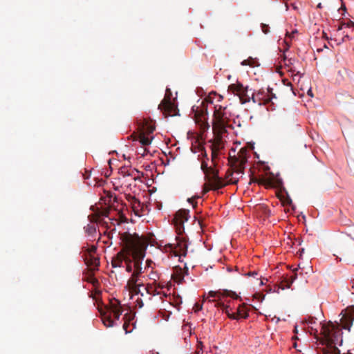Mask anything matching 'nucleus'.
<instances>
[{"label":"nucleus","instance_id":"f257e3e1","mask_svg":"<svg viewBox=\"0 0 354 354\" xmlns=\"http://www.w3.org/2000/svg\"><path fill=\"white\" fill-rule=\"evenodd\" d=\"M122 249L112 259L113 268L122 267L127 255H133L135 261L144 259L148 246V241L142 236L134 233H120Z\"/></svg>","mask_w":354,"mask_h":354},{"label":"nucleus","instance_id":"f03ea898","mask_svg":"<svg viewBox=\"0 0 354 354\" xmlns=\"http://www.w3.org/2000/svg\"><path fill=\"white\" fill-rule=\"evenodd\" d=\"M248 150L245 148H241L236 156H230V161L232 171L228 169L225 174L226 183L228 184H236L239 181V177H234V174L242 175L245 169V165L248 160Z\"/></svg>","mask_w":354,"mask_h":354},{"label":"nucleus","instance_id":"7ed1b4c3","mask_svg":"<svg viewBox=\"0 0 354 354\" xmlns=\"http://www.w3.org/2000/svg\"><path fill=\"white\" fill-rule=\"evenodd\" d=\"M321 333L323 335L321 340L322 345H328L333 347H337V345L342 346L343 342L342 333L337 326L333 324L324 325L322 327Z\"/></svg>","mask_w":354,"mask_h":354},{"label":"nucleus","instance_id":"20e7f679","mask_svg":"<svg viewBox=\"0 0 354 354\" xmlns=\"http://www.w3.org/2000/svg\"><path fill=\"white\" fill-rule=\"evenodd\" d=\"M226 107L219 104L214 105V119L212 128L214 135H217L218 141L222 139V135L225 133L227 124V113L225 112Z\"/></svg>","mask_w":354,"mask_h":354},{"label":"nucleus","instance_id":"39448f33","mask_svg":"<svg viewBox=\"0 0 354 354\" xmlns=\"http://www.w3.org/2000/svg\"><path fill=\"white\" fill-rule=\"evenodd\" d=\"M101 315L102 322L106 327H113L116 325L115 321L112 319V315L114 319H119L122 313V309L120 303L118 300L115 299L111 301L109 307H106V310L102 309L100 310Z\"/></svg>","mask_w":354,"mask_h":354},{"label":"nucleus","instance_id":"423d86ee","mask_svg":"<svg viewBox=\"0 0 354 354\" xmlns=\"http://www.w3.org/2000/svg\"><path fill=\"white\" fill-rule=\"evenodd\" d=\"M142 261L143 259L136 261L135 270L133 272L127 283V288H128L130 293L134 295L140 294L142 296H143V293L141 292L140 287L142 286L143 283L142 282H139V276L141 273H142Z\"/></svg>","mask_w":354,"mask_h":354},{"label":"nucleus","instance_id":"0eeeda50","mask_svg":"<svg viewBox=\"0 0 354 354\" xmlns=\"http://www.w3.org/2000/svg\"><path fill=\"white\" fill-rule=\"evenodd\" d=\"M228 91L238 95L241 104H245L250 100V96L248 93V87H244L243 85L239 82L230 84L228 86Z\"/></svg>","mask_w":354,"mask_h":354},{"label":"nucleus","instance_id":"6e6552de","mask_svg":"<svg viewBox=\"0 0 354 354\" xmlns=\"http://www.w3.org/2000/svg\"><path fill=\"white\" fill-rule=\"evenodd\" d=\"M188 219L189 211L187 209H180L175 214L173 223L178 234H181L184 232V223L187 221Z\"/></svg>","mask_w":354,"mask_h":354},{"label":"nucleus","instance_id":"1a4fd4ad","mask_svg":"<svg viewBox=\"0 0 354 354\" xmlns=\"http://www.w3.org/2000/svg\"><path fill=\"white\" fill-rule=\"evenodd\" d=\"M160 109L165 117L174 116L177 115L178 109L176 106L171 102L170 97H165L160 104L158 105Z\"/></svg>","mask_w":354,"mask_h":354},{"label":"nucleus","instance_id":"9d476101","mask_svg":"<svg viewBox=\"0 0 354 354\" xmlns=\"http://www.w3.org/2000/svg\"><path fill=\"white\" fill-rule=\"evenodd\" d=\"M205 178L212 185V189H218L225 186L223 180L218 176V173L216 170L214 169L212 167L207 173H204Z\"/></svg>","mask_w":354,"mask_h":354},{"label":"nucleus","instance_id":"9b49d317","mask_svg":"<svg viewBox=\"0 0 354 354\" xmlns=\"http://www.w3.org/2000/svg\"><path fill=\"white\" fill-rule=\"evenodd\" d=\"M176 243L168 244V247L170 248L171 252L176 257H185L187 252V244L186 241L178 238L176 239Z\"/></svg>","mask_w":354,"mask_h":354},{"label":"nucleus","instance_id":"f8f14e48","mask_svg":"<svg viewBox=\"0 0 354 354\" xmlns=\"http://www.w3.org/2000/svg\"><path fill=\"white\" fill-rule=\"evenodd\" d=\"M109 212L110 208L106 207L102 210H98L94 214L88 217L90 218V221L91 223H98L102 224V225H106L107 222L104 221L102 217H109Z\"/></svg>","mask_w":354,"mask_h":354},{"label":"nucleus","instance_id":"ddd939ff","mask_svg":"<svg viewBox=\"0 0 354 354\" xmlns=\"http://www.w3.org/2000/svg\"><path fill=\"white\" fill-rule=\"evenodd\" d=\"M85 264L90 268L91 271L97 270L100 266V259L95 254L82 255Z\"/></svg>","mask_w":354,"mask_h":354},{"label":"nucleus","instance_id":"4468645a","mask_svg":"<svg viewBox=\"0 0 354 354\" xmlns=\"http://www.w3.org/2000/svg\"><path fill=\"white\" fill-rule=\"evenodd\" d=\"M354 320V309L347 311L341 319V324L343 328L350 330Z\"/></svg>","mask_w":354,"mask_h":354},{"label":"nucleus","instance_id":"2eb2a0df","mask_svg":"<svg viewBox=\"0 0 354 354\" xmlns=\"http://www.w3.org/2000/svg\"><path fill=\"white\" fill-rule=\"evenodd\" d=\"M208 295L211 297H218L219 299L223 297H230L232 298H236L238 297L234 292L225 289H220L217 291H209Z\"/></svg>","mask_w":354,"mask_h":354},{"label":"nucleus","instance_id":"dca6fc26","mask_svg":"<svg viewBox=\"0 0 354 354\" xmlns=\"http://www.w3.org/2000/svg\"><path fill=\"white\" fill-rule=\"evenodd\" d=\"M216 306L221 308L225 313L227 314V317L232 319H237V317L236 316L235 313H230L229 310V307L224 304V303L221 301H217L216 304Z\"/></svg>","mask_w":354,"mask_h":354},{"label":"nucleus","instance_id":"f3484780","mask_svg":"<svg viewBox=\"0 0 354 354\" xmlns=\"http://www.w3.org/2000/svg\"><path fill=\"white\" fill-rule=\"evenodd\" d=\"M94 223L88 224L84 226V229L85 232L92 239H95L97 233L96 225Z\"/></svg>","mask_w":354,"mask_h":354},{"label":"nucleus","instance_id":"a211bd4d","mask_svg":"<svg viewBox=\"0 0 354 354\" xmlns=\"http://www.w3.org/2000/svg\"><path fill=\"white\" fill-rule=\"evenodd\" d=\"M215 141L214 143L212 145V160L214 162L215 159L218 157V151L219 150V145L222 142V139L221 141H218L217 135H215Z\"/></svg>","mask_w":354,"mask_h":354},{"label":"nucleus","instance_id":"6ab92c4d","mask_svg":"<svg viewBox=\"0 0 354 354\" xmlns=\"http://www.w3.org/2000/svg\"><path fill=\"white\" fill-rule=\"evenodd\" d=\"M235 314L237 317V319L239 318H247L248 317V310L247 306L245 304L239 306Z\"/></svg>","mask_w":354,"mask_h":354},{"label":"nucleus","instance_id":"aec40b11","mask_svg":"<svg viewBox=\"0 0 354 354\" xmlns=\"http://www.w3.org/2000/svg\"><path fill=\"white\" fill-rule=\"evenodd\" d=\"M297 279V274L295 273L292 276L290 277V279H288L285 278L281 283L279 286L280 288L284 290L285 288H289L293 281Z\"/></svg>","mask_w":354,"mask_h":354},{"label":"nucleus","instance_id":"412c9836","mask_svg":"<svg viewBox=\"0 0 354 354\" xmlns=\"http://www.w3.org/2000/svg\"><path fill=\"white\" fill-rule=\"evenodd\" d=\"M155 130V126L152 122H149L148 121H145L142 126V131L141 133H145V134L150 135Z\"/></svg>","mask_w":354,"mask_h":354},{"label":"nucleus","instance_id":"4be33fe9","mask_svg":"<svg viewBox=\"0 0 354 354\" xmlns=\"http://www.w3.org/2000/svg\"><path fill=\"white\" fill-rule=\"evenodd\" d=\"M149 135L140 133L138 136V140L143 146H148L151 144L153 137L149 138Z\"/></svg>","mask_w":354,"mask_h":354},{"label":"nucleus","instance_id":"5701e85b","mask_svg":"<svg viewBox=\"0 0 354 354\" xmlns=\"http://www.w3.org/2000/svg\"><path fill=\"white\" fill-rule=\"evenodd\" d=\"M124 263H126L127 272H131L133 270L132 263H133V267L135 268V259L133 255H127Z\"/></svg>","mask_w":354,"mask_h":354},{"label":"nucleus","instance_id":"b1692460","mask_svg":"<svg viewBox=\"0 0 354 354\" xmlns=\"http://www.w3.org/2000/svg\"><path fill=\"white\" fill-rule=\"evenodd\" d=\"M322 354H341L337 347L326 345V347L322 349Z\"/></svg>","mask_w":354,"mask_h":354},{"label":"nucleus","instance_id":"393cba45","mask_svg":"<svg viewBox=\"0 0 354 354\" xmlns=\"http://www.w3.org/2000/svg\"><path fill=\"white\" fill-rule=\"evenodd\" d=\"M83 252H84V254L83 255H93V254H95L96 253V251H97V246L95 245H91V247L89 248H83Z\"/></svg>","mask_w":354,"mask_h":354},{"label":"nucleus","instance_id":"a878e982","mask_svg":"<svg viewBox=\"0 0 354 354\" xmlns=\"http://www.w3.org/2000/svg\"><path fill=\"white\" fill-rule=\"evenodd\" d=\"M121 174H122L123 176H133L134 174V172L138 173V170H131L128 168L124 167L121 169Z\"/></svg>","mask_w":354,"mask_h":354},{"label":"nucleus","instance_id":"bb28decb","mask_svg":"<svg viewBox=\"0 0 354 354\" xmlns=\"http://www.w3.org/2000/svg\"><path fill=\"white\" fill-rule=\"evenodd\" d=\"M268 93L269 94V96L267 98L263 99V102L265 104H267L269 102H270L272 98H276V95L272 93V88H268Z\"/></svg>","mask_w":354,"mask_h":354},{"label":"nucleus","instance_id":"cd10ccee","mask_svg":"<svg viewBox=\"0 0 354 354\" xmlns=\"http://www.w3.org/2000/svg\"><path fill=\"white\" fill-rule=\"evenodd\" d=\"M210 167H211L208 166L207 160H205V159H202L201 168L202 171H203V173H207Z\"/></svg>","mask_w":354,"mask_h":354},{"label":"nucleus","instance_id":"c85d7f7f","mask_svg":"<svg viewBox=\"0 0 354 354\" xmlns=\"http://www.w3.org/2000/svg\"><path fill=\"white\" fill-rule=\"evenodd\" d=\"M241 64L243 66H250L253 67L255 65V60L252 58H250L248 59L243 60Z\"/></svg>","mask_w":354,"mask_h":354},{"label":"nucleus","instance_id":"c756f323","mask_svg":"<svg viewBox=\"0 0 354 354\" xmlns=\"http://www.w3.org/2000/svg\"><path fill=\"white\" fill-rule=\"evenodd\" d=\"M184 276L182 274V270L180 269V273H177L176 274V277H174V279L177 281L179 283H181L183 280Z\"/></svg>","mask_w":354,"mask_h":354},{"label":"nucleus","instance_id":"7c9ffc66","mask_svg":"<svg viewBox=\"0 0 354 354\" xmlns=\"http://www.w3.org/2000/svg\"><path fill=\"white\" fill-rule=\"evenodd\" d=\"M87 281L93 284V285H95L96 283H98V281L96 278H95L93 277V274H91L88 278H87Z\"/></svg>","mask_w":354,"mask_h":354},{"label":"nucleus","instance_id":"2f4dec72","mask_svg":"<svg viewBox=\"0 0 354 354\" xmlns=\"http://www.w3.org/2000/svg\"><path fill=\"white\" fill-rule=\"evenodd\" d=\"M261 30L264 34H268L270 32V27L268 25L261 24Z\"/></svg>","mask_w":354,"mask_h":354},{"label":"nucleus","instance_id":"473e14b6","mask_svg":"<svg viewBox=\"0 0 354 354\" xmlns=\"http://www.w3.org/2000/svg\"><path fill=\"white\" fill-rule=\"evenodd\" d=\"M201 151V156H203V159L208 160L209 158L207 157V154L206 153V151L205 150L204 147L202 146H200Z\"/></svg>","mask_w":354,"mask_h":354},{"label":"nucleus","instance_id":"72a5a7b5","mask_svg":"<svg viewBox=\"0 0 354 354\" xmlns=\"http://www.w3.org/2000/svg\"><path fill=\"white\" fill-rule=\"evenodd\" d=\"M210 189H212L211 185L209 187V185L205 184L203 186V194L207 193L210 190Z\"/></svg>","mask_w":354,"mask_h":354},{"label":"nucleus","instance_id":"f704fd0d","mask_svg":"<svg viewBox=\"0 0 354 354\" xmlns=\"http://www.w3.org/2000/svg\"><path fill=\"white\" fill-rule=\"evenodd\" d=\"M196 198H188V202L191 203L194 208L197 206V203L195 201Z\"/></svg>","mask_w":354,"mask_h":354},{"label":"nucleus","instance_id":"c9c22d12","mask_svg":"<svg viewBox=\"0 0 354 354\" xmlns=\"http://www.w3.org/2000/svg\"><path fill=\"white\" fill-rule=\"evenodd\" d=\"M344 26H346L348 28L354 27V23L353 21H350L348 24H344L341 26V27L339 29H342Z\"/></svg>","mask_w":354,"mask_h":354},{"label":"nucleus","instance_id":"e433bc0d","mask_svg":"<svg viewBox=\"0 0 354 354\" xmlns=\"http://www.w3.org/2000/svg\"><path fill=\"white\" fill-rule=\"evenodd\" d=\"M193 309L194 310L195 312H198L202 309V305L199 304L198 303H196L194 306Z\"/></svg>","mask_w":354,"mask_h":354},{"label":"nucleus","instance_id":"4c0bfd02","mask_svg":"<svg viewBox=\"0 0 354 354\" xmlns=\"http://www.w3.org/2000/svg\"><path fill=\"white\" fill-rule=\"evenodd\" d=\"M129 326V323L127 321H125L122 327H123V329L125 330L126 333H129V331L128 330Z\"/></svg>","mask_w":354,"mask_h":354},{"label":"nucleus","instance_id":"58836bf2","mask_svg":"<svg viewBox=\"0 0 354 354\" xmlns=\"http://www.w3.org/2000/svg\"><path fill=\"white\" fill-rule=\"evenodd\" d=\"M145 290L148 294H151L153 291V287L151 285H147V286L145 288Z\"/></svg>","mask_w":354,"mask_h":354},{"label":"nucleus","instance_id":"ea45409f","mask_svg":"<svg viewBox=\"0 0 354 354\" xmlns=\"http://www.w3.org/2000/svg\"><path fill=\"white\" fill-rule=\"evenodd\" d=\"M245 275L249 277H255L257 275V272L256 271L248 272L247 274H245Z\"/></svg>","mask_w":354,"mask_h":354},{"label":"nucleus","instance_id":"a19ab883","mask_svg":"<svg viewBox=\"0 0 354 354\" xmlns=\"http://www.w3.org/2000/svg\"><path fill=\"white\" fill-rule=\"evenodd\" d=\"M259 185L265 184L266 180L264 179H256L254 180Z\"/></svg>","mask_w":354,"mask_h":354},{"label":"nucleus","instance_id":"79ce46f5","mask_svg":"<svg viewBox=\"0 0 354 354\" xmlns=\"http://www.w3.org/2000/svg\"><path fill=\"white\" fill-rule=\"evenodd\" d=\"M137 302V306L139 307V308H142L143 306V301L141 300V299H137L136 301Z\"/></svg>","mask_w":354,"mask_h":354},{"label":"nucleus","instance_id":"37998d69","mask_svg":"<svg viewBox=\"0 0 354 354\" xmlns=\"http://www.w3.org/2000/svg\"><path fill=\"white\" fill-rule=\"evenodd\" d=\"M167 96L170 97L171 96V92L169 88L166 89V93H165V97H167Z\"/></svg>","mask_w":354,"mask_h":354},{"label":"nucleus","instance_id":"c03bdc74","mask_svg":"<svg viewBox=\"0 0 354 354\" xmlns=\"http://www.w3.org/2000/svg\"><path fill=\"white\" fill-rule=\"evenodd\" d=\"M260 93H258L256 96L254 95V93H252V99L253 100L254 102H257V100H256V97L259 95Z\"/></svg>","mask_w":354,"mask_h":354},{"label":"nucleus","instance_id":"a18cd8bd","mask_svg":"<svg viewBox=\"0 0 354 354\" xmlns=\"http://www.w3.org/2000/svg\"><path fill=\"white\" fill-rule=\"evenodd\" d=\"M152 263H153V261H152L151 260H150V259H147V260L146 261V263H147V266L148 267H150V266H151V264Z\"/></svg>","mask_w":354,"mask_h":354},{"label":"nucleus","instance_id":"49530a36","mask_svg":"<svg viewBox=\"0 0 354 354\" xmlns=\"http://www.w3.org/2000/svg\"><path fill=\"white\" fill-rule=\"evenodd\" d=\"M308 95L313 97V92H312V90L311 89H309L308 91Z\"/></svg>","mask_w":354,"mask_h":354},{"label":"nucleus","instance_id":"de8ad7c7","mask_svg":"<svg viewBox=\"0 0 354 354\" xmlns=\"http://www.w3.org/2000/svg\"><path fill=\"white\" fill-rule=\"evenodd\" d=\"M204 114H205V115H207V109H205V113H204L203 111L202 112V113H201V116H202V117H203V116H204V115H203Z\"/></svg>","mask_w":354,"mask_h":354},{"label":"nucleus","instance_id":"09e8293b","mask_svg":"<svg viewBox=\"0 0 354 354\" xmlns=\"http://www.w3.org/2000/svg\"><path fill=\"white\" fill-rule=\"evenodd\" d=\"M315 322V320L313 318H311L310 320H309V323L313 324Z\"/></svg>","mask_w":354,"mask_h":354},{"label":"nucleus","instance_id":"8fccbe9b","mask_svg":"<svg viewBox=\"0 0 354 354\" xmlns=\"http://www.w3.org/2000/svg\"><path fill=\"white\" fill-rule=\"evenodd\" d=\"M218 101H221V100H222V98H223V97H222V96L218 95Z\"/></svg>","mask_w":354,"mask_h":354},{"label":"nucleus","instance_id":"3c124183","mask_svg":"<svg viewBox=\"0 0 354 354\" xmlns=\"http://www.w3.org/2000/svg\"><path fill=\"white\" fill-rule=\"evenodd\" d=\"M322 7V3H318V5H317V8H321Z\"/></svg>","mask_w":354,"mask_h":354},{"label":"nucleus","instance_id":"603ef678","mask_svg":"<svg viewBox=\"0 0 354 354\" xmlns=\"http://www.w3.org/2000/svg\"><path fill=\"white\" fill-rule=\"evenodd\" d=\"M84 178H89L90 174H86V175H84Z\"/></svg>","mask_w":354,"mask_h":354},{"label":"nucleus","instance_id":"864d4df0","mask_svg":"<svg viewBox=\"0 0 354 354\" xmlns=\"http://www.w3.org/2000/svg\"><path fill=\"white\" fill-rule=\"evenodd\" d=\"M71 315H75V310H71Z\"/></svg>","mask_w":354,"mask_h":354},{"label":"nucleus","instance_id":"5fc2aeb1","mask_svg":"<svg viewBox=\"0 0 354 354\" xmlns=\"http://www.w3.org/2000/svg\"><path fill=\"white\" fill-rule=\"evenodd\" d=\"M304 248H302V249L301 250V253H303V252H304Z\"/></svg>","mask_w":354,"mask_h":354},{"label":"nucleus","instance_id":"6e6d98bb","mask_svg":"<svg viewBox=\"0 0 354 354\" xmlns=\"http://www.w3.org/2000/svg\"><path fill=\"white\" fill-rule=\"evenodd\" d=\"M238 176V174H235L234 177H239Z\"/></svg>","mask_w":354,"mask_h":354},{"label":"nucleus","instance_id":"4d7b16f0","mask_svg":"<svg viewBox=\"0 0 354 354\" xmlns=\"http://www.w3.org/2000/svg\"><path fill=\"white\" fill-rule=\"evenodd\" d=\"M352 289H353V290H354V283H353V285L352 286Z\"/></svg>","mask_w":354,"mask_h":354}]
</instances>
